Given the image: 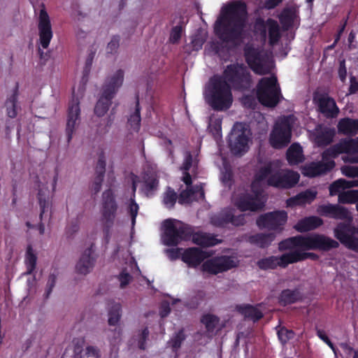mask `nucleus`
<instances>
[{
	"label": "nucleus",
	"instance_id": "obj_1",
	"mask_svg": "<svg viewBox=\"0 0 358 358\" xmlns=\"http://www.w3.org/2000/svg\"><path fill=\"white\" fill-rule=\"evenodd\" d=\"M300 176L297 172L281 169L278 160L271 162L262 167L257 173L251 189L252 194H245L234 198V204L241 211H257L263 208L264 199L262 189L265 185L280 188H289L295 185Z\"/></svg>",
	"mask_w": 358,
	"mask_h": 358
},
{
	"label": "nucleus",
	"instance_id": "obj_2",
	"mask_svg": "<svg viewBox=\"0 0 358 358\" xmlns=\"http://www.w3.org/2000/svg\"><path fill=\"white\" fill-rule=\"evenodd\" d=\"M230 85L238 90L250 87L251 78L245 66L231 64L227 66L223 77L213 76L209 80L203 93L206 103L216 110L228 109L233 101Z\"/></svg>",
	"mask_w": 358,
	"mask_h": 358
},
{
	"label": "nucleus",
	"instance_id": "obj_3",
	"mask_svg": "<svg viewBox=\"0 0 358 358\" xmlns=\"http://www.w3.org/2000/svg\"><path fill=\"white\" fill-rule=\"evenodd\" d=\"M247 20L248 13L244 3H229L221 8L215 22V34L224 42L238 45L246 35Z\"/></svg>",
	"mask_w": 358,
	"mask_h": 358
},
{
	"label": "nucleus",
	"instance_id": "obj_4",
	"mask_svg": "<svg viewBox=\"0 0 358 358\" xmlns=\"http://www.w3.org/2000/svg\"><path fill=\"white\" fill-rule=\"evenodd\" d=\"M339 246L338 241L330 237L321 234L307 236H296L287 238L279 243L278 249L280 251L289 250L290 263L294 264L307 259H317V255L307 252L309 250H320L329 251Z\"/></svg>",
	"mask_w": 358,
	"mask_h": 358
},
{
	"label": "nucleus",
	"instance_id": "obj_5",
	"mask_svg": "<svg viewBox=\"0 0 358 358\" xmlns=\"http://www.w3.org/2000/svg\"><path fill=\"white\" fill-rule=\"evenodd\" d=\"M345 153L343 161L358 163V138L350 141H343L330 147L322 153V161L311 163L305 169L304 174L315 177L323 174L334 168L335 163L331 158L339 154Z\"/></svg>",
	"mask_w": 358,
	"mask_h": 358
},
{
	"label": "nucleus",
	"instance_id": "obj_6",
	"mask_svg": "<svg viewBox=\"0 0 358 358\" xmlns=\"http://www.w3.org/2000/svg\"><path fill=\"white\" fill-rule=\"evenodd\" d=\"M164 232L162 241L166 245H176L181 241L191 237L192 241L202 247H210L220 242L215 236L205 232L193 233L192 229L183 222L174 219H168L164 222Z\"/></svg>",
	"mask_w": 358,
	"mask_h": 358
},
{
	"label": "nucleus",
	"instance_id": "obj_7",
	"mask_svg": "<svg viewBox=\"0 0 358 358\" xmlns=\"http://www.w3.org/2000/svg\"><path fill=\"white\" fill-rule=\"evenodd\" d=\"M124 80V72L117 70L112 76L108 77L101 87V96L94 107V113L99 116H103L109 109L112 101Z\"/></svg>",
	"mask_w": 358,
	"mask_h": 358
},
{
	"label": "nucleus",
	"instance_id": "obj_8",
	"mask_svg": "<svg viewBox=\"0 0 358 358\" xmlns=\"http://www.w3.org/2000/svg\"><path fill=\"white\" fill-rule=\"evenodd\" d=\"M196 164V161L192 159V155L189 151L185 152V159L181 166L183 171L182 180L187 185V189L180 192L178 201L180 203H187L194 200L203 199L204 192L201 187L196 186L194 189L190 188L192 178L187 171Z\"/></svg>",
	"mask_w": 358,
	"mask_h": 358
},
{
	"label": "nucleus",
	"instance_id": "obj_9",
	"mask_svg": "<svg viewBox=\"0 0 358 358\" xmlns=\"http://www.w3.org/2000/svg\"><path fill=\"white\" fill-rule=\"evenodd\" d=\"M259 101L268 107L275 106L281 97L280 87L275 76L262 78L257 85Z\"/></svg>",
	"mask_w": 358,
	"mask_h": 358
},
{
	"label": "nucleus",
	"instance_id": "obj_10",
	"mask_svg": "<svg viewBox=\"0 0 358 358\" xmlns=\"http://www.w3.org/2000/svg\"><path fill=\"white\" fill-rule=\"evenodd\" d=\"M245 54L246 60L254 72L259 75L271 72L273 68V62L266 52L248 47Z\"/></svg>",
	"mask_w": 358,
	"mask_h": 358
},
{
	"label": "nucleus",
	"instance_id": "obj_11",
	"mask_svg": "<svg viewBox=\"0 0 358 358\" xmlns=\"http://www.w3.org/2000/svg\"><path fill=\"white\" fill-rule=\"evenodd\" d=\"M254 29L255 34L259 35L264 41H266L268 34L271 45H276L281 37L280 26L278 22L273 19H268L266 21L257 19Z\"/></svg>",
	"mask_w": 358,
	"mask_h": 358
},
{
	"label": "nucleus",
	"instance_id": "obj_12",
	"mask_svg": "<svg viewBox=\"0 0 358 358\" xmlns=\"http://www.w3.org/2000/svg\"><path fill=\"white\" fill-rule=\"evenodd\" d=\"M291 139V124L288 117L276 122L270 134L269 141L274 148H281L288 145Z\"/></svg>",
	"mask_w": 358,
	"mask_h": 358
},
{
	"label": "nucleus",
	"instance_id": "obj_13",
	"mask_svg": "<svg viewBox=\"0 0 358 358\" xmlns=\"http://www.w3.org/2000/svg\"><path fill=\"white\" fill-rule=\"evenodd\" d=\"M249 131L242 124L236 123L229 135V147L235 155H241L248 149Z\"/></svg>",
	"mask_w": 358,
	"mask_h": 358
},
{
	"label": "nucleus",
	"instance_id": "obj_14",
	"mask_svg": "<svg viewBox=\"0 0 358 358\" xmlns=\"http://www.w3.org/2000/svg\"><path fill=\"white\" fill-rule=\"evenodd\" d=\"M334 234L346 248L358 252V228L341 222L334 229Z\"/></svg>",
	"mask_w": 358,
	"mask_h": 358
},
{
	"label": "nucleus",
	"instance_id": "obj_15",
	"mask_svg": "<svg viewBox=\"0 0 358 358\" xmlns=\"http://www.w3.org/2000/svg\"><path fill=\"white\" fill-rule=\"evenodd\" d=\"M334 234L346 248L358 252V228L341 222L334 229Z\"/></svg>",
	"mask_w": 358,
	"mask_h": 358
},
{
	"label": "nucleus",
	"instance_id": "obj_16",
	"mask_svg": "<svg viewBox=\"0 0 358 358\" xmlns=\"http://www.w3.org/2000/svg\"><path fill=\"white\" fill-rule=\"evenodd\" d=\"M102 200V219L104 224V231L108 234L109 228L114 222L117 206L110 189L106 190L103 193Z\"/></svg>",
	"mask_w": 358,
	"mask_h": 358
},
{
	"label": "nucleus",
	"instance_id": "obj_17",
	"mask_svg": "<svg viewBox=\"0 0 358 358\" xmlns=\"http://www.w3.org/2000/svg\"><path fill=\"white\" fill-rule=\"evenodd\" d=\"M287 219L284 210L268 213L259 217L257 224L260 229L281 231Z\"/></svg>",
	"mask_w": 358,
	"mask_h": 358
},
{
	"label": "nucleus",
	"instance_id": "obj_18",
	"mask_svg": "<svg viewBox=\"0 0 358 358\" xmlns=\"http://www.w3.org/2000/svg\"><path fill=\"white\" fill-rule=\"evenodd\" d=\"M237 262L234 257L221 256L207 260L202 264V270L211 274H217L236 267Z\"/></svg>",
	"mask_w": 358,
	"mask_h": 358
},
{
	"label": "nucleus",
	"instance_id": "obj_19",
	"mask_svg": "<svg viewBox=\"0 0 358 358\" xmlns=\"http://www.w3.org/2000/svg\"><path fill=\"white\" fill-rule=\"evenodd\" d=\"M41 6L42 8L39 13L38 24L39 41L42 47L46 49L52 38V31L50 17L43 2H41Z\"/></svg>",
	"mask_w": 358,
	"mask_h": 358
},
{
	"label": "nucleus",
	"instance_id": "obj_20",
	"mask_svg": "<svg viewBox=\"0 0 358 358\" xmlns=\"http://www.w3.org/2000/svg\"><path fill=\"white\" fill-rule=\"evenodd\" d=\"M210 222L215 227H223L228 223H231L234 226H241L245 224V215H236L234 209H224L212 216Z\"/></svg>",
	"mask_w": 358,
	"mask_h": 358
},
{
	"label": "nucleus",
	"instance_id": "obj_21",
	"mask_svg": "<svg viewBox=\"0 0 358 358\" xmlns=\"http://www.w3.org/2000/svg\"><path fill=\"white\" fill-rule=\"evenodd\" d=\"M80 124V108L78 99H73L69 107L67 122L66 127V134L67 136V143L69 144L73 134Z\"/></svg>",
	"mask_w": 358,
	"mask_h": 358
},
{
	"label": "nucleus",
	"instance_id": "obj_22",
	"mask_svg": "<svg viewBox=\"0 0 358 358\" xmlns=\"http://www.w3.org/2000/svg\"><path fill=\"white\" fill-rule=\"evenodd\" d=\"M314 101L317 103L319 111L327 118L336 117L339 109L334 99L325 94H316L314 96Z\"/></svg>",
	"mask_w": 358,
	"mask_h": 358
},
{
	"label": "nucleus",
	"instance_id": "obj_23",
	"mask_svg": "<svg viewBox=\"0 0 358 358\" xmlns=\"http://www.w3.org/2000/svg\"><path fill=\"white\" fill-rule=\"evenodd\" d=\"M319 212L322 215L336 220H343L348 222L352 220L351 213L348 210L338 204L322 205L319 207Z\"/></svg>",
	"mask_w": 358,
	"mask_h": 358
},
{
	"label": "nucleus",
	"instance_id": "obj_24",
	"mask_svg": "<svg viewBox=\"0 0 358 358\" xmlns=\"http://www.w3.org/2000/svg\"><path fill=\"white\" fill-rule=\"evenodd\" d=\"M289 264L291 263L289 252L280 257L271 256L266 258H263L257 262L258 267L263 270L275 269L278 266L285 268Z\"/></svg>",
	"mask_w": 358,
	"mask_h": 358
},
{
	"label": "nucleus",
	"instance_id": "obj_25",
	"mask_svg": "<svg viewBox=\"0 0 358 358\" xmlns=\"http://www.w3.org/2000/svg\"><path fill=\"white\" fill-rule=\"evenodd\" d=\"M93 250L92 248L86 249L82 254L76 266V271L83 275L89 273L94 265V258L92 256Z\"/></svg>",
	"mask_w": 358,
	"mask_h": 358
},
{
	"label": "nucleus",
	"instance_id": "obj_26",
	"mask_svg": "<svg viewBox=\"0 0 358 358\" xmlns=\"http://www.w3.org/2000/svg\"><path fill=\"white\" fill-rule=\"evenodd\" d=\"M334 134V130L322 125H318L314 129L312 135L315 143L318 146H324L332 141Z\"/></svg>",
	"mask_w": 358,
	"mask_h": 358
},
{
	"label": "nucleus",
	"instance_id": "obj_27",
	"mask_svg": "<svg viewBox=\"0 0 358 358\" xmlns=\"http://www.w3.org/2000/svg\"><path fill=\"white\" fill-rule=\"evenodd\" d=\"M206 258L205 252L199 248H192L187 250L182 255V260L189 266L195 267Z\"/></svg>",
	"mask_w": 358,
	"mask_h": 358
},
{
	"label": "nucleus",
	"instance_id": "obj_28",
	"mask_svg": "<svg viewBox=\"0 0 358 358\" xmlns=\"http://www.w3.org/2000/svg\"><path fill=\"white\" fill-rule=\"evenodd\" d=\"M274 233H259L248 236L247 241L252 245H256L260 248H268L275 240Z\"/></svg>",
	"mask_w": 358,
	"mask_h": 358
},
{
	"label": "nucleus",
	"instance_id": "obj_29",
	"mask_svg": "<svg viewBox=\"0 0 358 358\" xmlns=\"http://www.w3.org/2000/svg\"><path fill=\"white\" fill-rule=\"evenodd\" d=\"M316 194L317 192L311 189H307L299 193L296 196L289 199L287 201V204L288 206H293L295 205L310 203L315 199Z\"/></svg>",
	"mask_w": 358,
	"mask_h": 358
},
{
	"label": "nucleus",
	"instance_id": "obj_30",
	"mask_svg": "<svg viewBox=\"0 0 358 358\" xmlns=\"http://www.w3.org/2000/svg\"><path fill=\"white\" fill-rule=\"evenodd\" d=\"M322 224V220L318 217H309L300 220L294 228L301 232L313 230Z\"/></svg>",
	"mask_w": 358,
	"mask_h": 358
},
{
	"label": "nucleus",
	"instance_id": "obj_31",
	"mask_svg": "<svg viewBox=\"0 0 358 358\" xmlns=\"http://www.w3.org/2000/svg\"><path fill=\"white\" fill-rule=\"evenodd\" d=\"M338 131L346 135H355L358 132V120L341 119L338 124Z\"/></svg>",
	"mask_w": 358,
	"mask_h": 358
},
{
	"label": "nucleus",
	"instance_id": "obj_32",
	"mask_svg": "<svg viewBox=\"0 0 358 358\" xmlns=\"http://www.w3.org/2000/svg\"><path fill=\"white\" fill-rule=\"evenodd\" d=\"M352 187H358V180H346L345 179H338L330 185L329 192L331 195H336L340 191Z\"/></svg>",
	"mask_w": 358,
	"mask_h": 358
},
{
	"label": "nucleus",
	"instance_id": "obj_33",
	"mask_svg": "<svg viewBox=\"0 0 358 358\" xmlns=\"http://www.w3.org/2000/svg\"><path fill=\"white\" fill-rule=\"evenodd\" d=\"M301 147L296 143L292 144L287 151V159L289 164H298L303 160Z\"/></svg>",
	"mask_w": 358,
	"mask_h": 358
},
{
	"label": "nucleus",
	"instance_id": "obj_34",
	"mask_svg": "<svg viewBox=\"0 0 358 358\" xmlns=\"http://www.w3.org/2000/svg\"><path fill=\"white\" fill-rule=\"evenodd\" d=\"M296 17V10L293 7L285 8L281 13L279 18L283 27L288 29L294 23Z\"/></svg>",
	"mask_w": 358,
	"mask_h": 358
},
{
	"label": "nucleus",
	"instance_id": "obj_35",
	"mask_svg": "<svg viewBox=\"0 0 358 358\" xmlns=\"http://www.w3.org/2000/svg\"><path fill=\"white\" fill-rule=\"evenodd\" d=\"M140 106L138 98L136 101V107L134 113L130 115L128 119V124L134 131H138L141 127Z\"/></svg>",
	"mask_w": 358,
	"mask_h": 358
},
{
	"label": "nucleus",
	"instance_id": "obj_36",
	"mask_svg": "<svg viewBox=\"0 0 358 358\" xmlns=\"http://www.w3.org/2000/svg\"><path fill=\"white\" fill-rule=\"evenodd\" d=\"M17 87H15L13 94L6 101L7 114L10 118H14L17 116Z\"/></svg>",
	"mask_w": 358,
	"mask_h": 358
},
{
	"label": "nucleus",
	"instance_id": "obj_37",
	"mask_svg": "<svg viewBox=\"0 0 358 358\" xmlns=\"http://www.w3.org/2000/svg\"><path fill=\"white\" fill-rule=\"evenodd\" d=\"M186 336L183 329H180L175 333L171 338L168 341V346L171 347L173 352H177L181 347L182 342L185 340Z\"/></svg>",
	"mask_w": 358,
	"mask_h": 358
},
{
	"label": "nucleus",
	"instance_id": "obj_38",
	"mask_svg": "<svg viewBox=\"0 0 358 358\" xmlns=\"http://www.w3.org/2000/svg\"><path fill=\"white\" fill-rule=\"evenodd\" d=\"M299 298L297 290L285 289L283 290L279 297L280 302L284 306L294 303Z\"/></svg>",
	"mask_w": 358,
	"mask_h": 358
},
{
	"label": "nucleus",
	"instance_id": "obj_39",
	"mask_svg": "<svg viewBox=\"0 0 358 358\" xmlns=\"http://www.w3.org/2000/svg\"><path fill=\"white\" fill-rule=\"evenodd\" d=\"M121 317V305L115 303L111 306L108 311V322L110 326H115Z\"/></svg>",
	"mask_w": 358,
	"mask_h": 358
},
{
	"label": "nucleus",
	"instance_id": "obj_40",
	"mask_svg": "<svg viewBox=\"0 0 358 358\" xmlns=\"http://www.w3.org/2000/svg\"><path fill=\"white\" fill-rule=\"evenodd\" d=\"M37 257L34 253L32 248L29 245L27 248L25 257V264L27 266V271L24 273L25 275L31 274L33 271L36 268Z\"/></svg>",
	"mask_w": 358,
	"mask_h": 358
},
{
	"label": "nucleus",
	"instance_id": "obj_41",
	"mask_svg": "<svg viewBox=\"0 0 358 358\" xmlns=\"http://www.w3.org/2000/svg\"><path fill=\"white\" fill-rule=\"evenodd\" d=\"M241 311L245 317L253 321L259 320L263 317L262 313L257 308L250 305L241 307Z\"/></svg>",
	"mask_w": 358,
	"mask_h": 358
},
{
	"label": "nucleus",
	"instance_id": "obj_42",
	"mask_svg": "<svg viewBox=\"0 0 358 358\" xmlns=\"http://www.w3.org/2000/svg\"><path fill=\"white\" fill-rule=\"evenodd\" d=\"M337 194H338V201L340 203H355L358 200V190H341Z\"/></svg>",
	"mask_w": 358,
	"mask_h": 358
},
{
	"label": "nucleus",
	"instance_id": "obj_43",
	"mask_svg": "<svg viewBox=\"0 0 358 358\" xmlns=\"http://www.w3.org/2000/svg\"><path fill=\"white\" fill-rule=\"evenodd\" d=\"M201 322L205 325L206 331L211 333L217 327L219 323V318L214 315L207 314L201 317Z\"/></svg>",
	"mask_w": 358,
	"mask_h": 358
},
{
	"label": "nucleus",
	"instance_id": "obj_44",
	"mask_svg": "<svg viewBox=\"0 0 358 358\" xmlns=\"http://www.w3.org/2000/svg\"><path fill=\"white\" fill-rule=\"evenodd\" d=\"M143 180L146 187L147 194L152 190H155L158 186L157 176L155 173H146L143 176Z\"/></svg>",
	"mask_w": 358,
	"mask_h": 358
},
{
	"label": "nucleus",
	"instance_id": "obj_45",
	"mask_svg": "<svg viewBox=\"0 0 358 358\" xmlns=\"http://www.w3.org/2000/svg\"><path fill=\"white\" fill-rule=\"evenodd\" d=\"M109 342L113 347L117 345L122 341V330L119 327L107 331Z\"/></svg>",
	"mask_w": 358,
	"mask_h": 358
},
{
	"label": "nucleus",
	"instance_id": "obj_46",
	"mask_svg": "<svg viewBox=\"0 0 358 358\" xmlns=\"http://www.w3.org/2000/svg\"><path fill=\"white\" fill-rule=\"evenodd\" d=\"M278 338L282 344H285L288 341L294 338V333L292 330L287 329L284 327H278Z\"/></svg>",
	"mask_w": 358,
	"mask_h": 358
},
{
	"label": "nucleus",
	"instance_id": "obj_47",
	"mask_svg": "<svg viewBox=\"0 0 358 358\" xmlns=\"http://www.w3.org/2000/svg\"><path fill=\"white\" fill-rule=\"evenodd\" d=\"M48 190L39 189L38 193V199L41 208L40 216L42 217L43 214L45 212L46 208L48 207Z\"/></svg>",
	"mask_w": 358,
	"mask_h": 358
},
{
	"label": "nucleus",
	"instance_id": "obj_48",
	"mask_svg": "<svg viewBox=\"0 0 358 358\" xmlns=\"http://www.w3.org/2000/svg\"><path fill=\"white\" fill-rule=\"evenodd\" d=\"M120 37L119 36H113L106 47V51L108 54H115L117 52L120 47Z\"/></svg>",
	"mask_w": 358,
	"mask_h": 358
},
{
	"label": "nucleus",
	"instance_id": "obj_49",
	"mask_svg": "<svg viewBox=\"0 0 358 358\" xmlns=\"http://www.w3.org/2000/svg\"><path fill=\"white\" fill-rule=\"evenodd\" d=\"M106 159L103 155H100L95 168L96 176L104 177L106 172Z\"/></svg>",
	"mask_w": 358,
	"mask_h": 358
},
{
	"label": "nucleus",
	"instance_id": "obj_50",
	"mask_svg": "<svg viewBox=\"0 0 358 358\" xmlns=\"http://www.w3.org/2000/svg\"><path fill=\"white\" fill-rule=\"evenodd\" d=\"M176 199L177 195L176 192L173 190L171 189V188H169L165 193L164 197V203L169 208H171L174 206Z\"/></svg>",
	"mask_w": 358,
	"mask_h": 358
},
{
	"label": "nucleus",
	"instance_id": "obj_51",
	"mask_svg": "<svg viewBox=\"0 0 358 358\" xmlns=\"http://www.w3.org/2000/svg\"><path fill=\"white\" fill-rule=\"evenodd\" d=\"M117 279L120 288L124 289L131 282L133 278L126 270H123L117 276Z\"/></svg>",
	"mask_w": 358,
	"mask_h": 358
},
{
	"label": "nucleus",
	"instance_id": "obj_52",
	"mask_svg": "<svg viewBox=\"0 0 358 358\" xmlns=\"http://www.w3.org/2000/svg\"><path fill=\"white\" fill-rule=\"evenodd\" d=\"M341 172L348 177H358V166H343L341 167Z\"/></svg>",
	"mask_w": 358,
	"mask_h": 358
},
{
	"label": "nucleus",
	"instance_id": "obj_53",
	"mask_svg": "<svg viewBox=\"0 0 358 358\" xmlns=\"http://www.w3.org/2000/svg\"><path fill=\"white\" fill-rule=\"evenodd\" d=\"M182 34V27L180 26L174 27L171 31L169 41L172 43H176L179 41Z\"/></svg>",
	"mask_w": 358,
	"mask_h": 358
},
{
	"label": "nucleus",
	"instance_id": "obj_54",
	"mask_svg": "<svg viewBox=\"0 0 358 358\" xmlns=\"http://www.w3.org/2000/svg\"><path fill=\"white\" fill-rule=\"evenodd\" d=\"M57 281V275L51 273L48 276V280L46 285L45 298H48L51 294Z\"/></svg>",
	"mask_w": 358,
	"mask_h": 358
},
{
	"label": "nucleus",
	"instance_id": "obj_55",
	"mask_svg": "<svg viewBox=\"0 0 358 358\" xmlns=\"http://www.w3.org/2000/svg\"><path fill=\"white\" fill-rule=\"evenodd\" d=\"M205 38L199 34L195 35L192 40V45L194 50H199L202 48L205 42Z\"/></svg>",
	"mask_w": 358,
	"mask_h": 358
},
{
	"label": "nucleus",
	"instance_id": "obj_56",
	"mask_svg": "<svg viewBox=\"0 0 358 358\" xmlns=\"http://www.w3.org/2000/svg\"><path fill=\"white\" fill-rule=\"evenodd\" d=\"M103 178L104 177L102 176H95V178L91 186V189L94 194H96L100 192Z\"/></svg>",
	"mask_w": 358,
	"mask_h": 358
},
{
	"label": "nucleus",
	"instance_id": "obj_57",
	"mask_svg": "<svg viewBox=\"0 0 358 358\" xmlns=\"http://www.w3.org/2000/svg\"><path fill=\"white\" fill-rule=\"evenodd\" d=\"M242 103L246 108H254L257 105L256 99L251 95L244 96L241 99Z\"/></svg>",
	"mask_w": 358,
	"mask_h": 358
},
{
	"label": "nucleus",
	"instance_id": "obj_58",
	"mask_svg": "<svg viewBox=\"0 0 358 358\" xmlns=\"http://www.w3.org/2000/svg\"><path fill=\"white\" fill-rule=\"evenodd\" d=\"M138 205L134 201H131L130 206H129V214L131 217L132 225H134V224H135L136 217L138 213Z\"/></svg>",
	"mask_w": 358,
	"mask_h": 358
},
{
	"label": "nucleus",
	"instance_id": "obj_59",
	"mask_svg": "<svg viewBox=\"0 0 358 358\" xmlns=\"http://www.w3.org/2000/svg\"><path fill=\"white\" fill-rule=\"evenodd\" d=\"M171 312V308L169 303L167 301H163L160 306L159 315L162 317H166Z\"/></svg>",
	"mask_w": 358,
	"mask_h": 358
},
{
	"label": "nucleus",
	"instance_id": "obj_60",
	"mask_svg": "<svg viewBox=\"0 0 358 358\" xmlns=\"http://www.w3.org/2000/svg\"><path fill=\"white\" fill-rule=\"evenodd\" d=\"M317 336L323 341H324L334 352L335 348L333 345V343L331 342V341L329 339L327 336L325 334V333L322 330H317Z\"/></svg>",
	"mask_w": 358,
	"mask_h": 358
},
{
	"label": "nucleus",
	"instance_id": "obj_61",
	"mask_svg": "<svg viewBox=\"0 0 358 358\" xmlns=\"http://www.w3.org/2000/svg\"><path fill=\"white\" fill-rule=\"evenodd\" d=\"M221 180L222 182L225 185L230 186L231 180V173L229 171H226L225 172L222 173Z\"/></svg>",
	"mask_w": 358,
	"mask_h": 358
},
{
	"label": "nucleus",
	"instance_id": "obj_62",
	"mask_svg": "<svg viewBox=\"0 0 358 358\" xmlns=\"http://www.w3.org/2000/svg\"><path fill=\"white\" fill-rule=\"evenodd\" d=\"M282 0H266L264 3V6L267 9H273L278 6Z\"/></svg>",
	"mask_w": 358,
	"mask_h": 358
},
{
	"label": "nucleus",
	"instance_id": "obj_63",
	"mask_svg": "<svg viewBox=\"0 0 358 358\" xmlns=\"http://www.w3.org/2000/svg\"><path fill=\"white\" fill-rule=\"evenodd\" d=\"M166 253L171 259H176L179 257V249H168Z\"/></svg>",
	"mask_w": 358,
	"mask_h": 358
},
{
	"label": "nucleus",
	"instance_id": "obj_64",
	"mask_svg": "<svg viewBox=\"0 0 358 358\" xmlns=\"http://www.w3.org/2000/svg\"><path fill=\"white\" fill-rule=\"evenodd\" d=\"M338 74H339V77H340L341 80L342 81H344L346 78V75H347V71H346L344 62H342L340 64Z\"/></svg>",
	"mask_w": 358,
	"mask_h": 358
}]
</instances>
